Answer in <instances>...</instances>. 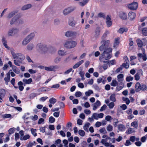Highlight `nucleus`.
Listing matches in <instances>:
<instances>
[{"mask_svg":"<svg viewBox=\"0 0 147 147\" xmlns=\"http://www.w3.org/2000/svg\"><path fill=\"white\" fill-rule=\"evenodd\" d=\"M10 52L13 59H18L21 61H23L25 57L24 55L21 53H15L14 49L11 48Z\"/></svg>","mask_w":147,"mask_h":147,"instance_id":"1","label":"nucleus"},{"mask_svg":"<svg viewBox=\"0 0 147 147\" xmlns=\"http://www.w3.org/2000/svg\"><path fill=\"white\" fill-rule=\"evenodd\" d=\"M135 89L136 92H138L140 91H145L147 89V87L144 84H141L139 82H137L135 84Z\"/></svg>","mask_w":147,"mask_h":147,"instance_id":"2","label":"nucleus"},{"mask_svg":"<svg viewBox=\"0 0 147 147\" xmlns=\"http://www.w3.org/2000/svg\"><path fill=\"white\" fill-rule=\"evenodd\" d=\"M36 48L39 52L41 53L46 52L48 50V47L46 45L41 43L37 45Z\"/></svg>","mask_w":147,"mask_h":147,"instance_id":"3","label":"nucleus"},{"mask_svg":"<svg viewBox=\"0 0 147 147\" xmlns=\"http://www.w3.org/2000/svg\"><path fill=\"white\" fill-rule=\"evenodd\" d=\"M76 42L73 40L67 41L64 43V47L67 49H71L75 47L76 45Z\"/></svg>","mask_w":147,"mask_h":147,"instance_id":"4","label":"nucleus"},{"mask_svg":"<svg viewBox=\"0 0 147 147\" xmlns=\"http://www.w3.org/2000/svg\"><path fill=\"white\" fill-rule=\"evenodd\" d=\"M107 50H108L109 52H111L112 49L111 48H108L107 49L104 51L103 53L100 55V56L99 57V60L100 61L106 63V61H105L106 60L105 59V54H106V52Z\"/></svg>","mask_w":147,"mask_h":147,"instance_id":"5","label":"nucleus"},{"mask_svg":"<svg viewBox=\"0 0 147 147\" xmlns=\"http://www.w3.org/2000/svg\"><path fill=\"white\" fill-rule=\"evenodd\" d=\"M19 32V30L16 28H12L9 30L8 32V36H12L17 34Z\"/></svg>","mask_w":147,"mask_h":147,"instance_id":"6","label":"nucleus"},{"mask_svg":"<svg viewBox=\"0 0 147 147\" xmlns=\"http://www.w3.org/2000/svg\"><path fill=\"white\" fill-rule=\"evenodd\" d=\"M75 9V8L73 7H68L64 9L63 11V13L64 15L66 16L73 11Z\"/></svg>","mask_w":147,"mask_h":147,"instance_id":"7","label":"nucleus"},{"mask_svg":"<svg viewBox=\"0 0 147 147\" xmlns=\"http://www.w3.org/2000/svg\"><path fill=\"white\" fill-rule=\"evenodd\" d=\"M68 24L69 26L74 27L76 25V22L74 18L72 16L70 17L69 18Z\"/></svg>","mask_w":147,"mask_h":147,"instance_id":"8","label":"nucleus"},{"mask_svg":"<svg viewBox=\"0 0 147 147\" xmlns=\"http://www.w3.org/2000/svg\"><path fill=\"white\" fill-rule=\"evenodd\" d=\"M138 3L136 2H133L129 4L128 8L131 10H136L138 7Z\"/></svg>","mask_w":147,"mask_h":147,"instance_id":"9","label":"nucleus"},{"mask_svg":"<svg viewBox=\"0 0 147 147\" xmlns=\"http://www.w3.org/2000/svg\"><path fill=\"white\" fill-rule=\"evenodd\" d=\"M104 114L102 113H94L92 114V117L96 120H98L99 118H102L103 117Z\"/></svg>","mask_w":147,"mask_h":147,"instance_id":"10","label":"nucleus"},{"mask_svg":"<svg viewBox=\"0 0 147 147\" xmlns=\"http://www.w3.org/2000/svg\"><path fill=\"white\" fill-rule=\"evenodd\" d=\"M125 60V63H123L122 66L126 69H127L129 66V62L127 57L125 56L123 57Z\"/></svg>","mask_w":147,"mask_h":147,"instance_id":"11","label":"nucleus"},{"mask_svg":"<svg viewBox=\"0 0 147 147\" xmlns=\"http://www.w3.org/2000/svg\"><path fill=\"white\" fill-rule=\"evenodd\" d=\"M106 22L107 27H109L112 26V22L111 21L110 17L108 15H107L106 17Z\"/></svg>","mask_w":147,"mask_h":147,"instance_id":"12","label":"nucleus"},{"mask_svg":"<svg viewBox=\"0 0 147 147\" xmlns=\"http://www.w3.org/2000/svg\"><path fill=\"white\" fill-rule=\"evenodd\" d=\"M76 33L72 31H68L65 32V35L67 37H71L76 36Z\"/></svg>","mask_w":147,"mask_h":147,"instance_id":"13","label":"nucleus"},{"mask_svg":"<svg viewBox=\"0 0 147 147\" xmlns=\"http://www.w3.org/2000/svg\"><path fill=\"white\" fill-rule=\"evenodd\" d=\"M16 22H20V23H23L22 21L20 20L18 18V16H15L12 19L11 21L10 24L12 25Z\"/></svg>","mask_w":147,"mask_h":147,"instance_id":"14","label":"nucleus"},{"mask_svg":"<svg viewBox=\"0 0 147 147\" xmlns=\"http://www.w3.org/2000/svg\"><path fill=\"white\" fill-rule=\"evenodd\" d=\"M136 13L132 11L129 12L128 14V18L131 20H134L136 18Z\"/></svg>","mask_w":147,"mask_h":147,"instance_id":"15","label":"nucleus"},{"mask_svg":"<svg viewBox=\"0 0 147 147\" xmlns=\"http://www.w3.org/2000/svg\"><path fill=\"white\" fill-rule=\"evenodd\" d=\"M67 51L65 50L60 49L58 51L57 53L59 55L61 56H63L67 55Z\"/></svg>","mask_w":147,"mask_h":147,"instance_id":"16","label":"nucleus"},{"mask_svg":"<svg viewBox=\"0 0 147 147\" xmlns=\"http://www.w3.org/2000/svg\"><path fill=\"white\" fill-rule=\"evenodd\" d=\"M100 105L101 103L98 100H97L96 102L93 104V109L94 110H96L98 107L100 106Z\"/></svg>","mask_w":147,"mask_h":147,"instance_id":"17","label":"nucleus"},{"mask_svg":"<svg viewBox=\"0 0 147 147\" xmlns=\"http://www.w3.org/2000/svg\"><path fill=\"white\" fill-rule=\"evenodd\" d=\"M128 30V29L127 28H120L117 31V32L120 34H122L124 32H126Z\"/></svg>","mask_w":147,"mask_h":147,"instance_id":"18","label":"nucleus"},{"mask_svg":"<svg viewBox=\"0 0 147 147\" xmlns=\"http://www.w3.org/2000/svg\"><path fill=\"white\" fill-rule=\"evenodd\" d=\"M45 69L47 71H55V67L54 65L50 66L49 67H45Z\"/></svg>","mask_w":147,"mask_h":147,"instance_id":"19","label":"nucleus"},{"mask_svg":"<svg viewBox=\"0 0 147 147\" xmlns=\"http://www.w3.org/2000/svg\"><path fill=\"white\" fill-rule=\"evenodd\" d=\"M100 28L97 27L95 31L94 37L96 38H98L100 35Z\"/></svg>","mask_w":147,"mask_h":147,"instance_id":"20","label":"nucleus"},{"mask_svg":"<svg viewBox=\"0 0 147 147\" xmlns=\"http://www.w3.org/2000/svg\"><path fill=\"white\" fill-rule=\"evenodd\" d=\"M136 41L138 47L141 48L142 49H143L142 47L144 44L142 42V40L138 38L136 39Z\"/></svg>","mask_w":147,"mask_h":147,"instance_id":"21","label":"nucleus"},{"mask_svg":"<svg viewBox=\"0 0 147 147\" xmlns=\"http://www.w3.org/2000/svg\"><path fill=\"white\" fill-rule=\"evenodd\" d=\"M11 71V70H10L9 72L7 74V76L4 78V80L5 81L6 84H8V82H9L10 80V72Z\"/></svg>","mask_w":147,"mask_h":147,"instance_id":"22","label":"nucleus"},{"mask_svg":"<svg viewBox=\"0 0 147 147\" xmlns=\"http://www.w3.org/2000/svg\"><path fill=\"white\" fill-rule=\"evenodd\" d=\"M119 16L120 18L123 20H126L127 18V16L126 13L124 12H120Z\"/></svg>","mask_w":147,"mask_h":147,"instance_id":"23","label":"nucleus"},{"mask_svg":"<svg viewBox=\"0 0 147 147\" xmlns=\"http://www.w3.org/2000/svg\"><path fill=\"white\" fill-rule=\"evenodd\" d=\"M35 36V33L34 32H32L28 35L26 37L30 41L34 38Z\"/></svg>","mask_w":147,"mask_h":147,"instance_id":"24","label":"nucleus"},{"mask_svg":"<svg viewBox=\"0 0 147 147\" xmlns=\"http://www.w3.org/2000/svg\"><path fill=\"white\" fill-rule=\"evenodd\" d=\"M84 62V60H82L76 64L73 67L74 69H76L78 68L80 65L83 63Z\"/></svg>","mask_w":147,"mask_h":147,"instance_id":"25","label":"nucleus"},{"mask_svg":"<svg viewBox=\"0 0 147 147\" xmlns=\"http://www.w3.org/2000/svg\"><path fill=\"white\" fill-rule=\"evenodd\" d=\"M117 128L118 129L121 131H123L125 130V126L122 124H119L118 125Z\"/></svg>","mask_w":147,"mask_h":147,"instance_id":"26","label":"nucleus"},{"mask_svg":"<svg viewBox=\"0 0 147 147\" xmlns=\"http://www.w3.org/2000/svg\"><path fill=\"white\" fill-rule=\"evenodd\" d=\"M119 37L116 38L114 39V44L113 47H116L118 45L119 43V40H120Z\"/></svg>","mask_w":147,"mask_h":147,"instance_id":"27","label":"nucleus"},{"mask_svg":"<svg viewBox=\"0 0 147 147\" xmlns=\"http://www.w3.org/2000/svg\"><path fill=\"white\" fill-rule=\"evenodd\" d=\"M117 78L118 81L121 82L123 80L124 75L123 74H120L117 76Z\"/></svg>","mask_w":147,"mask_h":147,"instance_id":"28","label":"nucleus"},{"mask_svg":"<svg viewBox=\"0 0 147 147\" xmlns=\"http://www.w3.org/2000/svg\"><path fill=\"white\" fill-rule=\"evenodd\" d=\"M32 81V79L30 78L28 79H23V82L26 84H30Z\"/></svg>","mask_w":147,"mask_h":147,"instance_id":"29","label":"nucleus"},{"mask_svg":"<svg viewBox=\"0 0 147 147\" xmlns=\"http://www.w3.org/2000/svg\"><path fill=\"white\" fill-rule=\"evenodd\" d=\"M30 136L29 134H27L25 136H24L22 137H20V139L21 140H26L28 139H29L30 138Z\"/></svg>","mask_w":147,"mask_h":147,"instance_id":"30","label":"nucleus"},{"mask_svg":"<svg viewBox=\"0 0 147 147\" xmlns=\"http://www.w3.org/2000/svg\"><path fill=\"white\" fill-rule=\"evenodd\" d=\"M12 70L16 74H19L20 73V70L16 66L13 65L12 68Z\"/></svg>","mask_w":147,"mask_h":147,"instance_id":"31","label":"nucleus"},{"mask_svg":"<svg viewBox=\"0 0 147 147\" xmlns=\"http://www.w3.org/2000/svg\"><path fill=\"white\" fill-rule=\"evenodd\" d=\"M2 42L3 43L4 46L7 49L9 50V47L7 45V41L6 40L5 38L3 37V38Z\"/></svg>","mask_w":147,"mask_h":147,"instance_id":"32","label":"nucleus"},{"mask_svg":"<svg viewBox=\"0 0 147 147\" xmlns=\"http://www.w3.org/2000/svg\"><path fill=\"white\" fill-rule=\"evenodd\" d=\"M34 47V45L32 43H30L26 47L27 49L28 50L31 51L32 50Z\"/></svg>","mask_w":147,"mask_h":147,"instance_id":"33","label":"nucleus"},{"mask_svg":"<svg viewBox=\"0 0 147 147\" xmlns=\"http://www.w3.org/2000/svg\"><path fill=\"white\" fill-rule=\"evenodd\" d=\"M30 41L28 38L26 37L23 40L22 42V45L23 46H25Z\"/></svg>","mask_w":147,"mask_h":147,"instance_id":"34","label":"nucleus"},{"mask_svg":"<svg viewBox=\"0 0 147 147\" xmlns=\"http://www.w3.org/2000/svg\"><path fill=\"white\" fill-rule=\"evenodd\" d=\"M131 126L136 128H137L138 126V121H134L131 123Z\"/></svg>","mask_w":147,"mask_h":147,"instance_id":"35","label":"nucleus"},{"mask_svg":"<svg viewBox=\"0 0 147 147\" xmlns=\"http://www.w3.org/2000/svg\"><path fill=\"white\" fill-rule=\"evenodd\" d=\"M31 7L32 5L31 4H28L22 7V9L23 10H27L31 8Z\"/></svg>","mask_w":147,"mask_h":147,"instance_id":"36","label":"nucleus"},{"mask_svg":"<svg viewBox=\"0 0 147 147\" xmlns=\"http://www.w3.org/2000/svg\"><path fill=\"white\" fill-rule=\"evenodd\" d=\"M135 132L133 129L129 128L126 132V133L127 134H131Z\"/></svg>","mask_w":147,"mask_h":147,"instance_id":"37","label":"nucleus"},{"mask_svg":"<svg viewBox=\"0 0 147 147\" xmlns=\"http://www.w3.org/2000/svg\"><path fill=\"white\" fill-rule=\"evenodd\" d=\"M101 43L107 47L108 46L109 43V40H103L101 41Z\"/></svg>","mask_w":147,"mask_h":147,"instance_id":"38","label":"nucleus"},{"mask_svg":"<svg viewBox=\"0 0 147 147\" xmlns=\"http://www.w3.org/2000/svg\"><path fill=\"white\" fill-rule=\"evenodd\" d=\"M110 100L113 102H115L116 101L115 98V94H112L110 97Z\"/></svg>","mask_w":147,"mask_h":147,"instance_id":"39","label":"nucleus"},{"mask_svg":"<svg viewBox=\"0 0 147 147\" xmlns=\"http://www.w3.org/2000/svg\"><path fill=\"white\" fill-rule=\"evenodd\" d=\"M118 84V83L117 81L115 80H113L112 82L111 83V85L113 86H116Z\"/></svg>","mask_w":147,"mask_h":147,"instance_id":"40","label":"nucleus"},{"mask_svg":"<svg viewBox=\"0 0 147 147\" xmlns=\"http://www.w3.org/2000/svg\"><path fill=\"white\" fill-rule=\"evenodd\" d=\"M61 60V58L59 56L56 57L54 59V62L55 63H58Z\"/></svg>","mask_w":147,"mask_h":147,"instance_id":"41","label":"nucleus"},{"mask_svg":"<svg viewBox=\"0 0 147 147\" xmlns=\"http://www.w3.org/2000/svg\"><path fill=\"white\" fill-rule=\"evenodd\" d=\"M30 131L32 134L35 137L37 136V134L36 132L37 130L36 129L32 128L31 129Z\"/></svg>","mask_w":147,"mask_h":147,"instance_id":"42","label":"nucleus"},{"mask_svg":"<svg viewBox=\"0 0 147 147\" xmlns=\"http://www.w3.org/2000/svg\"><path fill=\"white\" fill-rule=\"evenodd\" d=\"M90 125V123H87L85 124L84 125V126L83 128L85 131L88 132V128Z\"/></svg>","mask_w":147,"mask_h":147,"instance_id":"43","label":"nucleus"},{"mask_svg":"<svg viewBox=\"0 0 147 147\" xmlns=\"http://www.w3.org/2000/svg\"><path fill=\"white\" fill-rule=\"evenodd\" d=\"M84 72L83 71H80L79 73V74L81 78V80H84L85 79V78L84 77Z\"/></svg>","mask_w":147,"mask_h":147,"instance_id":"44","label":"nucleus"},{"mask_svg":"<svg viewBox=\"0 0 147 147\" xmlns=\"http://www.w3.org/2000/svg\"><path fill=\"white\" fill-rule=\"evenodd\" d=\"M16 59H15L13 61L14 64L17 66H20V63H22V61L19 60H17Z\"/></svg>","mask_w":147,"mask_h":147,"instance_id":"45","label":"nucleus"},{"mask_svg":"<svg viewBox=\"0 0 147 147\" xmlns=\"http://www.w3.org/2000/svg\"><path fill=\"white\" fill-rule=\"evenodd\" d=\"M143 34L145 36H147V27L143 28L142 30Z\"/></svg>","mask_w":147,"mask_h":147,"instance_id":"46","label":"nucleus"},{"mask_svg":"<svg viewBox=\"0 0 147 147\" xmlns=\"http://www.w3.org/2000/svg\"><path fill=\"white\" fill-rule=\"evenodd\" d=\"M56 102V99L53 98H51L49 100V102L51 104H54Z\"/></svg>","mask_w":147,"mask_h":147,"instance_id":"47","label":"nucleus"},{"mask_svg":"<svg viewBox=\"0 0 147 147\" xmlns=\"http://www.w3.org/2000/svg\"><path fill=\"white\" fill-rule=\"evenodd\" d=\"M106 48L107 47L105 46V45H103V44H102V45L99 47V49L100 51H102L103 50L104 51L108 49H106Z\"/></svg>","mask_w":147,"mask_h":147,"instance_id":"48","label":"nucleus"},{"mask_svg":"<svg viewBox=\"0 0 147 147\" xmlns=\"http://www.w3.org/2000/svg\"><path fill=\"white\" fill-rule=\"evenodd\" d=\"M142 51L143 52H144V55L142 58L143 61H146L147 59V57L145 53V49H142Z\"/></svg>","mask_w":147,"mask_h":147,"instance_id":"49","label":"nucleus"},{"mask_svg":"<svg viewBox=\"0 0 147 147\" xmlns=\"http://www.w3.org/2000/svg\"><path fill=\"white\" fill-rule=\"evenodd\" d=\"M36 143L35 141H34L33 142L30 141L27 145V147H32L33 145H36Z\"/></svg>","mask_w":147,"mask_h":147,"instance_id":"50","label":"nucleus"},{"mask_svg":"<svg viewBox=\"0 0 147 147\" xmlns=\"http://www.w3.org/2000/svg\"><path fill=\"white\" fill-rule=\"evenodd\" d=\"M93 93V91L92 90H89L88 91L85 92L86 95L87 96H89L91 94Z\"/></svg>","mask_w":147,"mask_h":147,"instance_id":"51","label":"nucleus"},{"mask_svg":"<svg viewBox=\"0 0 147 147\" xmlns=\"http://www.w3.org/2000/svg\"><path fill=\"white\" fill-rule=\"evenodd\" d=\"M106 63L107 64H111L112 65H113L115 64V60H113L111 61H106Z\"/></svg>","mask_w":147,"mask_h":147,"instance_id":"52","label":"nucleus"},{"mask_svg":"<svg viewBox=\"0 0 147 147\" xmlns=\"http://www.w3.org/2000/svg\"><path fill=\"white\" fill-rule=\"evenodd\" d=\"M2 117L3 118H10L11 117V115L10 114H6L2 115Z\"/></svg>","mask_w":147,"mask_h":147,"instance_id":"53","label":"nucleus"},{"mask_svg":"<svg viewBox=\"0 0 147 147\" xmlns=\"http://www.w3.org/2000/svg\"><path fill=\"white\" fill-rule=\"evenodd\" d=\"M122 99L123 101L125 102V103L127 105H128L129 104L130 101L128 98L123 97Z\"/></svg>","mask_w":147,"mask_h":147,"instance_id":"54","label":"nucleus"},{"mask_svg":"<svg viewBox=\"0 0 147 147\" xmlns=\"http://www.w3.org/2000/svg\"><path fill=\"white\" fill-rule=\"evenodd\" d=\"M111 57L112 55L110 54H105V59H106V60L109 59L110 58H111Z\"/></svg>","mask_w":147,"mask_h":147,"instance_id":"55","label":"nucleus"},{"mask_svg":"<svg viewBox=\"0 0 147 147\" xmlns=\"http://www.w3.org/2000/svg\"><path fill=\"white\" fill-rule=\"evenodd\" d=\"M134 78L133 77L131 76H127L126 78V80L127 82H130L132 81L133 80Z\"/></svg>","mask_w":147,"mask_h":147,"instance_id":"56","label":"nucleus"},{"mask_svg":"<svg viewBox=\"0 0 147 147\" xmlns=\"http://www.w3.org/2000/svg\"><path fill=\"white\" fill-rule=\"evenodd\" d=\"M107 129L108 131H111L113 129V126L109 124L107 127Z\"/></svg>","mask_w":147,"mask_h":147,"instance_id":"57","label":"nucleus"},{"mask_svg":"<svg viewBox=\"0 0 147 147\" xmlns=\"http://www.w3.org/2000/svg\"><path fill=\"white\" fill-rule=\"evenodd\" d=\"M82 95V93L80 91L76 92L75 94V96L76 97H80Z\"/></svg>","mask_w":147,"mask_h":147,"instance_id":"58","label":"nucleus"},{"mask_svg":"<svg viewBox=\"0 0 147 147\" xmlns=\"http://www.w3.org/2000/svg\"><path fill=\"white\" fill-rule=\"evenodd\" d=\"M118 122L119 121L117 119H114L113 125L114 127H117V125L118 123Z\"/></svg>","mask_w":147,"mask_h":147,"instance_id":"59","label":"nucleus"},{"mask_svg":"<svg viewBox=\"0 0 147 147\" xmlns=\"http://www.w3.org/2000/svg\"><path fill=\"white\" fill-rule=\"evenodd\" d=\"M135 79L136 81H138L140 79V76L139 74H136L134 76Z\"/></svg>","mask_w":147,"mask_h":147,"instance_id":"60","label":"nucleus"},{"mask_svg":"<svg viewBox=\"0 0 147 147\" xmlns=\"http://www.w3.org/2000/svg\"><path fill=\"white\" fill-rule=\"evenodd\" d=\"M46 91L47 90L46 89H45V88L44 87H42L40 88L38 90V92H46Z\"/></svg>","mask_w":147,"mask_h":147,"instance_id":"61","label":"nucleus"},{"mask_svg":"<svg viewBox=\"0 0 147 147\" xmlns=\"http://www.w3.org/2000/svg\"><path fill=\"white\" fill-rule=\"evenodd\" d=\"M79 134L82 136H83L85 135L84 131L82 130H80L78 131Z\"/></svg>","mask_w":147,"mask_h":147,"instance_id":"62","label":"nucleus"},{"mask_svg":"<svg viewBox=\"0 0 147 147\" xmlns=\"http://www.w3.org/2000/svg\"><path fill=\"white\" fill-rule=\"evenodd\" d=\"M44 121L45 120L44 119L42 118H40L38 120V123L39 125L41 123H44Z\"/></svg>","mask_w":147,"mask_h":147,"instance_id":"63","label":"nucleus"},{"mask_svg":"<svg viewBox=\"0 0 147 147\" xmlns=\"http://www.w3.org/2000/svg\"><path fill=\"white\" fill-rule=\"evenodd\" d=\"M15 14V13L14 12H11L9 13L7 16L8 18L10 19L12 18Z\"/></svg>","mask_w":147,"mask_h":147,"instance_id":"64","label":"nucleus"}]
</instances>
